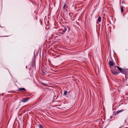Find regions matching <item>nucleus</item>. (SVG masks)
Masks as SVG:
<instances>
[{"instance_id":"8","label":"nucleus","mask_w":128,"mask_h":128,"mask_svg":"<svg viewBox=\"0 0 128 128\" xmlns=\"http://www.w3.org/2000/svg\"><path fill=\"white\" fill-rule=\"evenodd\" d=\"M67 93V92L66 91H65L64 92V96H66Z\"/></svg>"},{"instance_id":"11","label":"nucleus","mask_w":128,"mask_h":128,"mask_svg":"<svg viewBox=\"0 0 128 128\" xmlns=\"http://www.w3.org/2000/svg\"><path fill=\"white\" fill-rule=\"evenodd\" d=\"M42 84L43 85H44V86H46L47 84L46 83H42Z\"/></svg>"},{"instance_id":"9","label":"nucleus","mask_w":128,"mask_h":128,"mask_svg":"<svg viewBox=\"0 0 128 128\" xmlns=\"http://www.w3.org/2000/svg\"><path fill=\"white\" fill-rule=\"evenodd\" d=\"M121 10L122 12L124 11L123 7L122 6H121Z\"/></svg>"},{"instance_id":"6","label":"nucleus","mask_w":128,"mask_h":128,"mask_svg":"<svg viewBox=\"0 0 128 128\" xmlns=\"http://www.w3.org/2000/svg\"><path fill=\"white\" fill-rule=\"evenodd\" d=\"M111 71L112 73L114 74H116V70H114V69H112L111 70Z\"/></svg>"},{"instance_id":"13","label":"nucleus","mask_w":128,"mask_h":128,"mask_svg":"<svg viewBox=\"0 0 128 128\" xmlns=\"http://www.w3.org/2000/svg\"><path fill=\"white\" fill-rule=\"evenodd\" d=\"M39 127L40 128H43L42 125L40 124L39 126Z\"/></svg>"},{"instance_id":"14","label":"nucleus","mask_w":128,"mask_h":128,"mask_svg":"<svg viewBox=\"0 0 128 128\" xmlns=\"http://www.w3.org/2000/svg\"><path fill=\"white\" fill-rule=\"evenodd\" d=\"M61 31H62V33L63 34H64V30H63V29H62V30H61Z\"/></svg>"},{"instance_id":"7","label":"nucleus","mask_w":128,"mask_h":128,"mask_svg":"<svg viewBox=\"0 0 128 128\" xmlns=\"http://www.w3.org/2000/svg\"><path fill=\"white\" fill-rule=\"evenodd\" d=\"M18 90H24V91L26 90L24 88H19Z\"/></svg>"},{"instance_id":"12","label":"nucleus","mask_w":128,"mask_h":128,"mask_svg":"<svg viewBox=\"0 0 128 128\" xmlns=\"http://www.w3.org/2000/svg\"><path fill=\"white\" fill-rule=\"evenodd\" d=\"M66 4H65L64 5V7H63V9H65V8H66Z\"/></svg>"},{"instance_id":"1","label":"nucleus","mask_w":128,"mask_h":128,"mask_svg":"<svg viewBox=\"0 0 128 128\" xmlns=\"http://www.w3.org/2000/svg\"><path fill=\"white\" fill-rule=\"evenodd\" d=\"M28 98H24L21 101L22 102H25L28 101Z\"/></svg>"},{"instance_id":"10","label":"nucleus","mask_w":128,"mask_h":128,"mask_svg":"<svg viewBox=\"0 0 128 128\" xmlns=\"http://www.w3.org/2000/svg\"><path fill=\"white\" fill-rule=\"evenodd\" d=\"M67 30V29L65 27H64V33L65 32H66V30Z\"/></svg>"},{"instance_id":"3","label":"nucleus","mask_w":128,"mask_h":128,"mask_svg":"<svg viewBox=\"0 0 128 128\" xmlns=\"http://www.w3.org/2000/svg\"><path fill=\"white\" fill-rule=\"evenodd\" d=\"M114 62H113L112 61H110L109 62V64L110 66H114Z\"/></svg>"},{"instance_id":"4","label":"nucleus","mask_w":128,"mask_h":128,"mask_svg":"<svg viewBox=\"0 0 128 128\" xmlns=\"http://www.w3.org/2000/svg\"><path fill=\"white\" fill-rule=\"evenodd\" d=\"M101 18L100 16L98 17V20H97V24H98L99 22H101Z\"/></svg>"},{"instance_id":"5","label":"nucleus","mask_w":128,"mask_h":128,"mask_svg":"<svg viewBox=\"0 0 128 128\" xmlns=\"http://www.w3.org/2000/svg\"><path fill=\"white\" fill-rule=\"evenodd\" d=\"M124 110H120L118 111H116L115 113V114H118V113L124 111Z\"/></svg>"},{"instance_id":"2","label":"nucleus","mask_w":128,"mask_h":128,"mask_svg":"<svg viewBox=\"0 0 128 128\" xmlns=\"http://www.w3.org/2000/svg\"><path fill=\"white\" fill-rule=\"evenodd\" d=\"M117 68L121 72H124V70L123 69H122L121 68H120L119 66H117Z\"/></svg>"}]
</instances>
